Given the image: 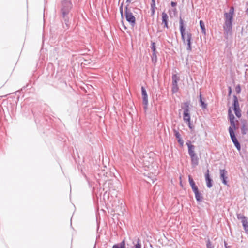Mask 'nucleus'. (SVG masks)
I'll list each match as a JSON object with an SVG mask.
<instances>
[{"label":"nucleus","instance_id":"1","mask_svg":"<svg viewBox=\"0 0 248 248\" xmlns=\"http://www.w3.org/2000/svg\"><path fill=\"white\" fill-rule=\"evenodd\" d=\"M180 31L181 35V37L183 43L185 45H187L186 50L188 51H190L192 50L191 47V40H192V34L191 33L185 31V29L184 27V21L181 17L180 18Z\"/></svg>","mask_w":248,"mask_h":248},{"label":"nucleus","instance_id":"2","mask_svg":"<svg viewBox=\"0 0 248 248\" xmlns=\"http://www.w3.org/2000/svg\"><path fill=\"white\" fill-rule=\"evenodd\" d=\"M72 7V4L70 0H65L62 2V7L61 9V11L67 27H68L69 26V20L67 15L68 14Z\"/></svg>","mask_w":248,"mask_h":248},{"label":"nucleus","instance_id":"3","mask_svg":"<svg viewBox=\"0 0 248 248\" xmlns=\"http://www.w3.org/2000/svg\"><path fill=\"white\" fill-rule=\"evenodd\" d=\"M125 13L126 20L132 27H134L136 24V18L134 16L130 8L128 7V5L125 7Z\"/></svg>","mask_w":248,"mask_h":248},{"label":"nucleus","instance_id":"4","mask_svg":"<svg viewBox=\"0 0 248 248\" xmlns=\"http://www.w3.org/2000/svg\"><path fill=\"white\" fill-rule=\"evenodd\" d=\"M180 78L176 74H173L172 76V92L175 93L178 91L179 87L178 86V82Z\"/></svg>","mask_w":248,"mask_h":248},{"label":"nucleus","instance_id":"5","mask_svg":"<svg viewBox=\"0 0 248 248\" xmlns=\"http://www.w3.org/2000/svg\"><path fill=\"white\" fill-rule=\"evenodd\" d=\"M228 130L232 141L233 142L237 149L238 151H240L241 149V146L236 137H235L234 132L232 131V130L231 128H229Z\"/></svg>","mask_w":248,"mask_h":248},{"label":"nucleus","instance_id":"6","mask_svg":"<svg viewBox=\"0 0 248 248\" xmlns=\"http://www.w3.org/2000/svg\"><path fill=\"white\" fill-rule=\"evenodd\" d=\"M234 11V8L231 7L229 12H225L224 13V22H233Z\"/></svg>","mask_w":248,"mask_h":248},{"label":"nucleus","instance_id":"7","mask_svg":"<svg viewBox=\"0 0 248 248\" xmlns=\"http://www.w3.org/2000/svg\"><path fill=\"white\" fill-rule=\"evenodd\" d=\"M223 29L225 35H228L231 34L232 29V22H224Z\"/></svg>","mask_w":248,"mask_h":248},{"label":"nucleus","instance_id":"8","mask_svg":"<svg viewBox=\"0 0 248 248\" xmlns=\"http://www.w3.org/2000/svg\"><path fill=\"white\" fill-rule=\"evenodd\" d=\"M141 92L143 99V104L144 105V108L145 109H146L147 108L148 104V95L145 89L143 86L141 87Z\"/></svg>","mask_w":248,"mask_h":248},{"label":"nucleus","instance_id":"9","mask_svg":"<svg viewBox=\"0 0 248 248\" xmlns=\"http://www.w3.org/2000/svg\"><path fill=\"white\" fill-rule=\"evenodd\" d=\"M205 181H206V186H207V187L211 188L213 186V185H212L213 180L210 177L209 170H207V171L205 174Z\"/></svg>","mask_w":248,"mask_h":248},{"label":"nucleus","instance_id":"10","mask_svg":"<svg viewBox=\"0 0 248 248\" xmlns=\"http://www.w3.org/2000/svg\"><path fill=\"white\" fill-rule=\"evenodd\" d=\"M220 179L222 180V183L226 185H227V181L226 179H227V172L224 170H220Z\"/></svg>","mask_w":248,"mask_h":248},{"label":"nucleus","instance_id":"11","mask_svg":"<svg viewBox=\"0 0 248 248\" xmlns=\"http://www.w3.org/2000/svg\"><path fill=\"white\" fill-rule=\"evenodd\" d=\"M186 144L188 147V154L190 156L193 155H195L196 154L194 152V148L195 147L194 145L191 144L190 141H187L186 142Z\"/></svg>","mask_w":248,"mask_h":248},{"label":"nucleus","instance_id":"12","mask_svg":"<svg viewBox=\"0 0 248 248\" xmlns=\"http://www.w3.org/2000/svg\"><path fill=\"white\" fill-rule=\"evenodd\" d=\"M191 159V164L193 166L195 167L198 164L199 159L196 155L190 156Z\"/></svg>","mask_w":248,"mask_h":248},{"label":"nucleus","instance_id":"13","mask_svg":"<svg viewBox=\"0 0 248 248\" xmlns=\"http://www.w3.org/2000/svg\"><path fill=\"white\" fill-rule=\"evenodd\" d=\"M155 9L156 6L155 0H152L151 3V14L152 16H153L155 14Z\"/></svg>","mask_w":248,"mask_h":248},{"label":"nucleus","instance_id":"14","mask_svg":"<svg viewBox=\"0 0 248 248\" xmlns=\"http://www.w3.org/2000/svg\"><path fill=\"white\" fill-rule=\"evenodd\" d=\"M233 106L234 108H239V104L238 101V99L236 96L235 95L233 96Z\"/></svg>","mask_w":248,"mask_h":248},{"label":"nucleus","instance_id":"15","mask_svg":"<svg viewBox=\"0 0 248 248\" xmlns=\"http://www.w3.org/2000/svg\"><path fill=\"white\" fill-rule=\"evenodd\" d=\"M162 23H166V22H168V16L167 14L163 12L162 14Z\"/></svg>","mask_w":248,"mask_h":248},{"label":"nucleus","instance_id":"16","mask_svg":"<svg viewBox=\"0 0 248 248\" xmlns=\"http://www.w3.org/2000/svg\"><path fill=\"white\" fill-rule=\"evenodd\" d=\"M190 114H183V120L185 123H189L190 121Z\"/></svg>","mask_w":248,"mask_h":248},{"label":"nucleus","instance_id":"17","mask_svg":"<svg viewBox=\"0 0 248 248\" xmlns=\"http://www.w3.org/2000/svg\"><path fill=\"white\" fill-rule=\"evenodd\" d=\"M195 198L198 202H202V196L199 191L195 194Z\"/></svg>","mask_w":248,"mask_h":248},{"label":"nucleus","instance_id":"18","mask_svg":"<svg viewBox=\"0 0 248 248\" xmlns=\"http://www.w3.org/2000/svg\"><path fill=\"white\" fill-rule=\"evenodd\" d=\"M200 27L202 29V33H203L204 34H206L205 27L204 24L202 20L200 21Z\"/></svg>","mask_w":248,"mask_h":248},{"label":"nucleus","instance_id":"19","mask_svg":"<svg viewBox=\"0 0 248 248\" xmlns=\"http://www.w3.org/2000/svg\"><path fill=\"white\" fill-rule=\"evenodd\" d=\"M228 116L230 122L234 121V116L232 113V111L230 108L228 110Z\"/></svg>","mask_w":248,"mask_h":248},{"label":"nucleus","instance_id":"20","mask_svg":"<svg viewBox=\"0 0 248 248\" xmlns=\"http://www.w3.org/2000/svg\"><path fill=\"white\" fill-rule=\"evenodd\" d=\"M200 102L201 104V107L203 109L206 108L207 107V104L204 101H202L201 93L200 94Z\"/></svg>","mask_w":248,"mask_h":248},{"label":"nucleus","instance_id":"21","mask_svg":"<svg viewBox=\"0 0 248 248\" xmlns=\"http://www.w3.org/2000/svg\"><path fill=\"white\" fill-rule=\"evenodd\" d=\"M181 107L183 110L189 109V103L188 102H184L182 104Z\"/></svg>","mask_w":248,"mask_h":248},{"label":"nucleus","instance_id":"22","mask_svg":"<svg viewBox=\"0 0 248 248\" xmlns=\"http://www.w3.org/2000/svg\"><path fill=\"white\" fill-rule=\"evenodd\" d=\"M235 114L238 118H240L241 116V110L240 108H233Z\"/></svg>","mask_w":248,"mask_h":248},{"label":"nucleus","instance_id":"23","mask_svg":"<svg viewBox=\"0 0 248 248\" xmlns=\"http://www.w3.org/2000/svg\"><path fill=\"white\" fill-rule=\"evenodd\" d=\"M114 246L118 247L119 248H125V244L124 240H123L121 243L114 245Z\"/></svg>","mask_w":248,"mask_h":248},{"label":"nucleus","instance_id":"24","mask_svg":"<svg viewBox=\"0 0 248 248\" xmlns=\"http://www.w3.org/2000/svg\"><path fill=\"white\" fill-rule=\"evenodd\" d=\"M231 126L229 128H231L232 130V131H234L236 129V126L234 121L230 122Z\"/></svg>","mask_w":248,"mask_h":248},{"label":"nucleus","instance_id":"25","mask_svg":"<svg viewBox=\"0 0 248 248\" xmlns=\"http://www.w3.org/2000/svg\"><path fill=\"white\" fill-rule=\"evenodd\" d=\"M237 217L238 219H240L241 220H242L243 219L246 217L244 215L241 214H237Z\"/></svg>","mask_w":248,"mask_h":248},{"label":"nucleus","instance_id":"26","mask_svg":"<svg viewBox=\"0 0 248 248\" xmlns=\"http://www.w3.org/2000/svg\"><path fill=\"white\" fill-rule=\"evenodd\" d=\"M151 49L153 51V53H156L155 45V43L153 42L151 44Z\"/></svg>","mask_w":248,"mask_h":248},{"label":"nucleus","instance_id":"27","mask_svg":"<svg viewBox=\"0 0 248 248\" xmlns=\"http://www.w3.org/2000/svg\"><path fill=\"white\" fill-rule=\"evenodd\" d=\"M174 135L177 139L181 138V135L178 131L175 130L174 131Z\"/></svg>","mask_w":248,"mask_h":248},{"label":"nucleus","instance_id":"28","mask_svg":"<svg viewBox=\"0 0 248 248\" xmlns=\"http://www.w3.org/2000/svg\"><path fill=\"white\" fill-rule=\"evenodd\" d=\"M157 61V56L156 53H153V56H152V61L154 63L156 62Z\"/></svg>","mask_w":248,"mask_h":248},{"label":"nucleus","instance_id":"29","mask_svg":"<svg viewBox=\"0 0 248 248\" xmlns=\"http://www.w3.org/2000/svg\"><path fill=\"white\" fill-rule=\"evenodd\" d=\"M241 130H242V133L243 134H246L247 129L244 125L242 127Z\"/></svg>","mask_w":248,"mask_h":248},{"label":"nucleus","instance_id":"30","mask_svg":"<svg viewBox=\"0 0 248 248\" xmlns=\"http://www.w3.org/2000/svg\"><path fill=\"white\" fill-rule=\"evenodd\" d=\"M207 248H214V246H212L211 242L208 239L206 244Z\"/></svg>","mask_w":248,"mask_h":248},{"label":"nucleus","instance_id":"31","mask_svg":"<svg viewBox=\"0 0 248 248\" xmlns=\"http://www.w3.org/2000/svg\"><path fill=\"white\" fill-rule=\"evenodd\" d=\"M243 226L246 232H248V222L247 224L243 225Z\"/></svg>","mask_w":248,"mask_h":248},{"label":"nucleus","instance_id":"32","mask_svg":"<svg viewBox=\"0 0 248 248\" xmlns=\"http://www.w3.org/2000/svg\"><path fill=\"white\" fill-rule=\"evenodd\" d=\"M177 140H178V143L180 144L181 146H182L183 145L184 141L182 140L181 138H180V139H178Z\"/></svg>","mask_w":248,"mask_h":248},{"label":"nucleus","instance_id":"33","mask_svg":"<svg viewBox=\"0 0 248 248\" xmlns=\"http://www.w3.org/2000/svg\"><path fill=\"white\" fill-rule=\"evenodd\" d=\"M188 180H189V184L194 183L193 179L190 175H189V176H188Z\"/></svg>","mask_w":248,"mask_h":248},{"label":"nucleus","instance_id":"34","mask_svg":"<svg viewBox=\"0 0 248 248\" xmlns=\"http://www.w3.org/2000/svg\"><path fill=\"white\" fill-rule=\"evenodd\" d=\"M192 189L193 192L194 193V194L199 192L198 188L197 187V186L192 188Z\"/></svg>","mask_w":248,"mask_h":248},{"label":"nucleus","instance_id":"35","mask_svg":"<svg viewBox=\"0 0 248 248\" xmlns=\"http://www.w3.org/2000/svg\"><path fill=\"white\" fill-rule=\"evenodd\" d=\"M240 91H241V88H240V86L239 85H238L236 87V92L239 93L240 92Z\"/></svg>","mask_w":248,"mask_h":248},{"label":"nucleus","instance_id":"36","mask_svg":"<svg viewBox=\"0 0 248 248\" xmlns=\"http://www.w3.org/2000/svg\"><path fill=\"white\" fill-rule=\"evenodd\" d=\"M241 222L242 223V225H244L245 224H247L248 223L247 217L241 220Z\"/></svg>","mask_w":248,"mask_h":248},{"label":"nucleus","instance_id":"37","mask_svg":"<svg viewBox=\"0 0 248 248\" xmlns=\"http://www.w3.org/2000/svg\"><path fill=\"white\" fill-rule=\"evenodd\" d=\"M134 248H141V244L139 243H138L135 245Z\"/></svg>","mask_w":248,"mask_h":248},{"label":"nucleus","instance_id":"38","mask_svg":"<svg viewBox=\"0 0 248 248\" xmlns=\"http://www.w3.org/2000/svg\"><path fill=\"white\" fill-rule=\"evenodd\" d=\"M190 114L189 109L184 110L183 114Z\"/></svg>","mask_w":248,"mask_h":248},{"label":"nucleus","instance_id":"39","mask_svg":"<svg viewBox=\"0 0 248 248\" xmlns=\"http://www.w3.org/2000/svg\"><path fill=\"white\" fill-rule=\"evenodd\" d=\"M186 123L187 124V125L190 129H192L193 127L192 126L190 121H189V123Z\"/></svg>","mask_w":248,"mask_h":248},{"label":"nucleus","instance_id":"40","mask_svg":"<svg viewBox=\"0 0 248 248\" xmlns=\"http://www.w3.org/2000/svg\"><path fill=\"white\" fill-rule=\"evenodd\" d=\"M190 186H191V188H194V187H197V186H196V185H195V182H194V183H192V184H190Z\"/></svg>","mask_w":248,"mask_h":248},{"label":"nucleus","instance_id":"41","mask_svg":"<svg viewBox=\"0 0 248 248\" xmlns=\"http://www.w3.org/2000/svg\"><path fill=\"white\" fill-rule=\"evenodd\" d=\"M232 93V89H231V87H229V93H228V94L230 96L231 95Z\"/></svg>","mask_w":248,"mask_h":248},{"label":"nucleus","instance_id":"42","mask_svg":"<svg viewBox=\"0 0 248 248\" xmlns=\"http://www.w3.org/2000/svg\"><path fill=\"white\" fill-rule=\"evenodd\" d=\"M171 5L172 7H175L176 5V3L174 2H171Z\"/></svg>","mask_w":248,"mask_h":248},{"label":"nucleus","instance_id":"43","mask_svg":"<svg viewBox=\"0 0 248 248\" xmlns=\"http://www.w3.org/2000/svg\"><path fill=\"white\" fill-rule=\"evenodd\" d=\"M120 11L121 14H122V13H123V6H122V5L120 7Z\"/></svg>","mask_w":248,"mask_h":248},{"label":"nucleus","instance_id":"44","mask_svg":"<svg viewBox=\"0 0 248 248\" xmlns=\"http://www.w3.org/2000/svg\"><path fill=\"white\" fill-rule=\"evenodd\" d=\"M164 24V27L166 28L167 29H168L169 27L168 25V22H166V23H163Z\"/></svg>","mask_w":248,"mask_h":248},{"label":"nucleus","instance_id":"45","mask_svg":"<svg viewBox=\"0 0 248 248\" xmlns=\"http://www.w3.org/2000/svg\"><path fill=\"white\" fill-rule=\"evenodd\" d=\"M112 248H118V247H116V246H115L113 245V246H112Z\"/></svg>","mask_w":248,"mask_h":248},{"label":"nucleus","instance_id":"46","mask_svg":"<svg viewBox=\"0 0 248 248\" xmlns=\"http://www.w3.org/2000/svg\"><path fill=\"white\" fill-rule=\"evenodd\" d=\"M246 14L247 15H248V8L247 9L246 11Z\"/></svg>","mask_w":248,"mask_h":248}]
</instances>
